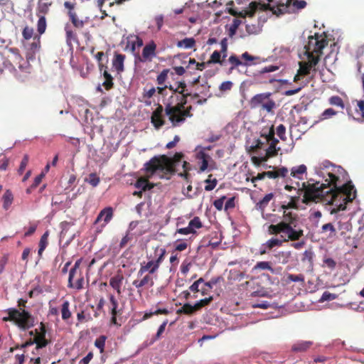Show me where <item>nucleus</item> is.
<instances>
[{"label":"nucleus","mask_w":364,"mask_h":364,"mask_svg":"<svg viewBox=\"0 0 364 364\" xmlns=\"http://www.w3.org/2000/svg\"><path fill=\"white\" fill-rule=\"evenodd\" d=\"M331 166V171L328 173V179L326 180L327 183L319 185V182L304 183L301 188H299L300 184L297 182L296 186L299 194L303 193V203L323 202L334 205L336 208L331 212L333 214L346 210V205L355 198L356 191L350 181L340 186L339 174L345 173L346 171L341 166Z\"/></svg>","instance_id":"1"},{"label":"nucleus","mask_w":364,"mask_h":364,"mask_svg":"<svg viewBox=\"0 0 364 364\" xmlns=\"http://www.w3.org/2000/svg\"><path fill=\"white\" fill-rule=\"evenodd\" d=\"M260 1H265V0ZM266 1H267L268 4H261L252 1L250 4L248 9L237 12L234 9H230L229 13L232 16H240L242 18H245L247 15L252 16L259 7L261 10H271L274 14L279 15L289 13L291 5L296 9H302L306 6V2L304 0H295L293 2L292 0H284V1L282 0H266Z\"/></svg>","instance_id":"2"},{"label":"nucleus","mask_w":364,"mask_h":364,"mask_svg":"<svg viewBox=\"0 0 364 364\" xmlns=\"http://www.w3.org/2000/svg\"><path fill=\"white\" fill-rule=\"evenodd\" d=\"M183 157L181 152H176L172 158L166 155L154 156L144 164V168L149 176L157 175L160 178L168 180L176 173V166Z\"/></svg>","instance_id":"3"},{"label":"nucleus","mask_w":364,"mask_h":364,"mask_svg":"<svg viewBox=\"0 0 364 364\" xmlns=\"http://www.w3.org/2000/svg\"><path fill=\"white\" fill-rule=\"evenodd\" d=\"M283 220L279 223L269 225L267 231L269 235L282 234L286 236L284 241H299L304 236V230L297 227L298 215L290 211H283Z\"/></svg>","instance_id":"4"},{"label":"nucleus","mask_w":364,"mask_h":364,"mask_svg":"<svg viewBox=\"0 0 364 364\" xmlns=\"http://www.w3.org/2000/svg\"><path fill=\"white\" fill-rule=\"evenodd\" d=\"M26 301L20 299L18 301V309L9 308L5 311L6 316L3 317L4 321H12L21 329H28L34 324V318L25 310Z\"/></svg>","instance_id":"5"},{"label":"nucleus","mask_w":364,"mask_h":364,"mask_svg":"<svg viewBox=\"0 0 364 364\" xmlns=\"http://www.w3.org/2000/svg\"><path fill=\"white\" fill-rule=\"evenodd\" d=\"M187 104V98L184 96H171L165 105V114L168 117L173 127H179L183 124V119L180 118L181 114L184 110Z\"/></svg>","instance_id":"6"},{"label":"nucleus","mask_w":364,"mask_h":364,"mask_svg":"<svg viewBox=\"0 0 364 364\" xmlns=\"http://www.w3.org/2000/svg\"><path fill=\"white\" fill-rule=\"evenodd\" d=\"M328 43L327 36L324 32L323 33H316L314 36L308 37V43L304 46V54H311L321 57L323 49L327 46Z\"/></svg>","instance_id":"7"},{"label":"nucleus","mask_w":364,"mask_h":364,"mask_svg":"<svg viewBox=\"0 0 364 364\" xmlns=\"http://www.w3.org/2000/svg\"><path fill=\"white\" fill-rule=\"evenodd\" d=\"M272 92H263L257 94L250 100L251 108L260 107L261 109L267 112H272L276 107V103L271 98Z\"/></svg>","instance_id":"8"},{"label":"nucleus","mask_w":364,"mask_h":364,"mask_svg":"<svg viewBox=\"0 0 364 364\" xmlns=\"http://www.w3.org/2000/svg\"><path fill=\"white\" fill-rule=\"evenodd\" d=\"M166 251L164 248H156L154 251L155 259L149 261L145 264H141L137 276L141 277L146 272L149 274H154L159 268L160 264L165 258Z\"/></svg>","instance_id":"9"},{"label":"nucleus","mask_w":364,"mask_h":364,"mask_svg":"<svg viewBox=\"0 0 364 364\" xmlns=\"http://www.w3.org/2000/svg\"><path fill=\"white\" fill-rule=\"evenodd\" d=\"M306 57L305 60L299 62V73L303 75H309L311 72L316 73L317 72V65L318 64L321 57L311 54H304Z\"/></svg>","instance_id":"10"},{"label":"nucleus","mask_w":364,"mask_h":364,"mask_svg":"<svg viewBox=\"0 0 364 364\" xmlns=\"http://www.w3.org/2000/svg\"><path fill=\"white\" fill-rule=\"evenodd\" d=\"M80 261H77L74 266L70 269L68 277V287L80 289L83 287L84 279L80 276V272L78 269Z\"/></svg>","instance_id":"11"},{"label":"nucleus","mask_w":364,"mask_h":364,"mask_svg":"<svg viewBox=\"0 0 364 364\" xmlns=\"http://www.w3.org/2000/svg\"><path fill=\"white\" fill-rule=\"evenodd\" d=\"M119 304L114 296H109V302L108 304V309L111 314L110 323L112 325L120 326L121 324L117 322V316L121 314L119 310H117Z\"/></svg>","instance_id":"12"},{"label":"nucleus","mask_w":364,"mask_h":364,"mask_svg":"<svg viewBox=\"0 0 364 364\" xmlns=\"http://www.w3.org/2000/svg\"><path fill=\"white\" fill-rule=\"evenodd\" d=\"M164 107L161 105H158L156 109L152 112L151 122L154 127L159 129L165 124V120L163 117Z\"/></svg>","instance_id":"13"},{"label":"nucleus","mask_w":364,"mask_h":364,"mask_svg":"<svg viewBox=\"0 0 364 364\" xmlns=\"http://www.w3.org/2000/svg\"><path fill=\"white\" fill-rule=\"evenodd\" d=\"M156 45L154 41H151L146 44L142 50L141 59L142 62L151 61L156 56Z\"/></svg>","instance_id":"14"},{"label":"nucleus","mask_w":364,"mask_h":364,"mask_svg":"<svg viewBox=\"0 0 364 364\" xmlns=\"http://www.w3.org/2000/svg\"><path fill=\"white\" fill-rule=\"evenodd\" d=\"M113 216V210L112 208L108 207L104 208L100 211L98 216L97 217L94 224H97L100 223L102 220H104V223L101 225V227H105L107 223L112 219Z\"/></svg>","instance_id":"15"},{"label":"nucleus","mask_w":364,"mask_h":364,"mask_svg":"<svg viewBox=\"0 0 364 364\" xmlns=\"http://www.w3.org/2000/svg\"><path fill=\"white\" fill-rule=\"evenodd\" d=\"M151 274H147L143 277L141 279H135L132 282V285L135 287L136 289H139L144 287H152L154 284L153 278L150 275Z\"/></svg>","instance_id":"16"},{"label":"nucleus","mask_w":364,"mask_h":364,"mask_svg":"<svg viewBox=\"0 0 364 364\" xmlns=\"http://www.w3.org/2000/svg\"><path fill=\"white\" fill-rule=\"evenodd\" d=\"M124 60L125 55L121 53L114 54V58L112 60V66L119 74L124 70Z\"/></svg>","instance_id":"17"},{"label":"nucleus","mask_w":364,"mask_h":364,"mask_svg":"<svg viewBox=\"0 0 364 364\" xmlns=\"http://www.w3.org/2000/svg\"><path fill=\"white\" fill-rule=\"evenodd\" d=\"M312 345L313 343L311 341H300L293 344L291 350L296 353H303L309 349Z\"/></svg>","instance_id":"18"},{"label":"nucleus","mask_w":364,"mask_h":364,"mask_svg":"<svg viewBox=\"0 0 364 364\" xmlns=\"http://www.w3.org/2000/svg\"><path fill=\"white\" fill-rule=\"evenodd\" d=\"M186 87L185 82H177L176 89L174 90V93H172L171 96H177L178 95L180 96L186 95V98H187L191 95V93L188 92Z\"/></svg>","instance_id":"19"},{"label":"nucleus","mask_w":364,"mask_h":364,"mask_svg":"<svg viewBox=\"0 0 364 364\" xmlns=\"http://www.w3.org/2000/svg\"><path fill=\"white\" fill-rule=\"evenodd\" d=\"M41 332L38 333L36 336L34 338V343L36 344V348H42L45 346H46L48 342L46 339L45 338L46 336V331L44 329V327L41 326Z\"/></svg>","instance_id":"20"},{"label":"nucleus","mask_w":364,"mask_h":364,"mask_svg":"<svg viewBox=\"0 0 364 364\" xmlns=\"http://www.w3.org/2000/svg\"><path fill=\"white\" fill-rule=\"evenodd\" d=\"M196 158L200 161V171H205L208 166L210 156L203 151H200L197 154Z\"/></svg>","instance_id":"21"},{"label":"nucleus","mask_w":364,"mask_h":364,"mask_svg":"<svg viewBox=\"0 0 364 364\" xmlns=\"http://www.w3.org/2000/svg\"><path fill=\"white\" fill-rule=\"evenodd\" d=\"M307 168L304 164L292 167L291 169V176L295 178L303 179V175L306 173Z\"/></svg>","instance_id":"22"},{"label":"nucleus","mask_w":364,"mask_h":364,"mask_svg":"<svg viewBox=\"0 0 364 364\" xmlns=\"http://www.w3.org/2000/svg\"><path fill=\"white\" fill-rule=\"evenodd\" d=\"M15 60L18 61L19 65L18 68L20 70L26 73H31V65L28 60H24L18 54L16 53L14 55Z\"/></svg>","instance_id":"23"},{"label":"nucleus","mask_w":364,"mask_h":364,"mask_svg":"<svg viewBox=\"0 0 364 364\" xmlns=\"http://www.w3.org/2000/svg\"><path fill=\"white\" fill-rule=\"evenodd\" d=\"M229 63L231 64L230 70H234L235 68H237L240 65H245L248 66L252 65V63H249L247 62H242L240 60V59L236 55H232L228 58Z\"/></svg>","instance_id":"24"},{"label":"nucleus","mask_w":364,"mask_h":364,"mask_svg":"<svg viewBox=\"0 0 364 364\" xmlns=\"http://www.w3.org/2000/svg\"><path fill=\"white\" fill-rule=\"evenodd\" d=\"M102 74H103V77L105 78V81L103 82L102 85L105 87L106 90H109L114 86L113 77L107 72V67L105 68V69H104Z\"/></svg>","instance_id":"25"},{"label":"nucleus","mask_w":364,"mask_h":364,"mask_svg":"<svg viewBox=\"0 0 364 364\" xmlns=\"http://www.w3.org/2000/svg\"><path fill=\"white\" fill-rule=\"evenodd\" d=\"M196 311L194 305H191L188 303L183 304V306L176 310L177 314H186V315H193Z\"/></svg>","instance_id":"26"},{"label":"nucleus","mask_w":364,"mask_h":364,"mask_svg":"<svg viewBox=\"0 0 364 364\" xmlns=\"http://www.w3.org/2000/svg\"><path fill=\"white\" fill-rule=\"evenodd\" d=\"M273 198L274 194L272 193L265 195V196L256 204L257 209L264 211V208L268 205L269 201Z\"/></svg>","instance_id":"27"},{"label":"nucleus","mask_w":364,"mask_h":364,"mask_svg":"<svg viewBox=\"0 0 364 364\" xmlns=\"http://www.w3.org/2000/svg\"><path fill=\"white\" fill-rule=\"evenodd\" d=\"M123 277L121 275H116L110 279V286L117 290L118 294L121 293V285L122 282Z\"/></svg>","instance_id":"28"},{"label":"nucleus","mask_w":364,"mask_h":364,"mask_svg":"<svg viewBox=\"0 0 364 364\" xmlns=\"http://www.w3.org/2000/svg\"><path fill=\"white\" fill-rule=\"evenodd\" d=\"M3 208L8 210L14 200V196L10 190H6L3 196Z\"/></svg>","instance_id":"29"},{"label":"nucleus","mask_w":364,"mask_h":364,"mask_svg":"<svg viewBox=\"0 0 364 364\" xmlns=\"http://www.w3.org/2000/svg\"><path fill=\"white\" fill-rule=\"evenodd\" d=\"M196 45V41L193 38H186L178 41L177 46L178 48H192Z\"/></svg>","instance_id":"30"},{"label":"nucleus","mask_w":364,"mask_h":364,"mask_svg":"<svg viewBox=\"0 0 364 364\" xmlns=\"http://www.w3.org/2000/svg\"><path fill=\"white\" fill-rule=\"evenodd\" d=\"M189 228L193 231V234L196 233V230L203 227L202 222L199 217L196 216L190 220L188 223Z\"/></svg>","instance_id":"31"},{"label":"nucleus","mask_w":364,"mask_h":364,"mask_svg":"<svg viewBox=\"0 0 364 364\" xmlns=\"http://www.w3.org/2000/svg\"><path fill=\"white\" fill-rule=\"evenodd\" d=\"M278 69H279V67L276 66V65H271L266 66V67L263 68L262 69H261L260 70H258L255 74V77L256 79H258L263 74H265V73H267L274 72V71L277 70Z\"/></svg>","instance_id":"32"},{"label":"nucleus","mask_w":364,"mask_h":364,"mask_svg":"<svg viewBox=\"0 0 364 364\" xmlns=\"http://www.w3.org/2000/svg\"><path fill=\"white\" fill-rule=\"evenodd\" d=\"M50 6V4L48 2H40L38 6L37 9V16H44L49 11V6Z\"/></svg>","instance_id":"33"},{"label":"nucleus","mask_w":364,"mask_h":364,"mask_svg":"<svg viewBox=\"0 0 364 364\" xmlns=\"http://www.w3.org/2000/svg\"><path fill=\"white\" fill-rule=\"evenodd\" d=\"M169 311L167 309H158L154 311L146 312L143 316V320H146L154 315L164 314L168 315Z\"/></svg>","instance_id":"34"},{"label":"nucleus","mask_w":364,"mask_h":364,"mask_svg":"<svg viewBox=\"0 0 364 364\" xmlns=\"http://www.w3.org/2000/svg\"><path fill=\"white\" fill-rule=\"evenodd\" d=\"M213 300V297L212 296H210L209 297L200 299V301H197L194 304L196 311L201 309L203 307L209 305Z\"/></svg>","instance_id":"35"},{"label":"nucleus","mask_w":364,"mask_h":364,"mask_svg":"<svg viewBox=\"0 0 364 364\" xmlns=\"http://www.w3.org/2000/svg\"><path fill=\"white\" fill-rule=\"evenodd\" d=\"M253 269H262V270H269L272 272H274V269L271 265V263L269 262L262 261V262H258L255 267H253Z\"/></svg>","instance_id":"36"},{"label":"nucleus","mask_w":364,"mask_h":364,"mask_svg":"<svg viewBox=\"0 0 364 364\" xmlns=\"http://www.w3.org/2000/svg\"><path fill=\"white\" fill-rule=\"evenodd\" d=\"M38 21L37 23V30L40 35L44 33L46 29V20L44 16H38Z\"/></svg>","instance_id":"37"},{"label":"nucleus","mask_w":364,"mask_h":364,"mask_svg":"<svg viewBox=\"0 0 364 364\" xmlns=\"http://www.w3.org/2000/svg\"><path fill=\"white\" fill-rule=\"evenodd\" d=\"M136 187L141 188L142 191L150 190L152 186H150L149 181L144 178H139L136 181Z\"/></svg>","instance_id":"38"},{"label":"nucleus","mask_w":364,"mask_h":364,"mask_svg":"<svg viewBox=\"0 0 364 364\" xmlns=\"http://www.w3.org/2000/svg\"><path fill=\"white\" fill-rule=\"evenodd\" d=\"M221 54L218 50H215L211 54L209 60L207 62V64L211 63H219L222 64L223 61L221 60Z\"/></svg>","instance_id":"39"},{"label":"nucleus","mask_w":364,"mask_h":364,"mask_svg":"<svg viewBox=\"0 0 364 364\" xmlns=\"http://www.w3.org/2000/svg\"><path fill=\"white\" fill-rule=\"evenodd\" d=\"M69 301H64L62 305L61 313H62V318L66 320L69 318L71 316V313L69 310Z\"/></svg>","instance_id":"40"},{"label":"nucleus","mask_w":364,"mask_h":364,"mask_svg":"<svg viewBox=\"0 0 364 364\" xmlns=\"http://www.w3.org/2000/svg\"><path fill=\"white\" fill-rule=\"evenodd\" d=\"M66 199L68 198L65 197ZM69 202L66 200L65 202L63 200H59L58 197H54L52 200V205L57 206L58 209H64L68 207Z\"/></svg>","instance_id":"41"},{"label":"nucleus","mask_w":364,"mask_h":364,"mask_svg":"<svg viewBox=\"0 0 364 364\" xmlns=\"http://www.w3.org/2000/svg\"><path fill=\"white\" fill-rule=\"evenodd\" d=\"M212 177V175H209L208 176V178L205 181V183H207V185L205 186V190L206 191H210L212 190H213L217 183H218V181L216 178H213V180L210 179V178Z\"/></svg>","instance_id":"42"},{"label":"nucleus","mask_w":364,"mask_h":364,"mask_svg":"<svg viewBox=\"0 0 364 364\" xmlns=\"http://www.w3.org/2000/svg\"><path fill=\"white\" fill-rule=\"evenodd\" d=\"M169 73L168 69L163 70L160 74L157 76L156 81L159 85H163L168 78V74Z\"/></svg>","instance_id":"43"},{"label":"nucleus","mask_w":364,"mask_h":364,"mask_svg":"<svg viewBox=\"0 0 364 364\" xmlns=\"http://www.w3.org/2000/svg\"><path fill=\"white\" fill-rule=\"evenodd\" d=\"M283 242H285L284 239L281 240L277 238H271L267 241L265 245L269 250H271L274 247L281 246Z\"/></svg>","instance_id":"44"},{"label":"nucleus","mask_w":364,"mask_h":364,"mask_svg":"<svg viewBox=\"0 0 364 364\" xmlns=\"http://www.w3.org/2000/svg\"><path fill=\"white\" fill-rule=\"evenodd\" d=\"M299 196L297 197H291V201L289 202L287 204H283L281 206V208L283 210H288L290 208H296L297 207L296 202L299 200Z\"/></svg>","instance_id":"45"},{"label":"nucleus","mask_w":364,"mask_h":364,"mask_svg":"<svg viewBox=\"0 0 364 364\" xmlns=\"http://www.w3.org/2000/svg\"><path fill=\"white\" fill-rule=\"evenodd\" d=\"M287 282H304V276L301 274H289L287 276Z\"/></svg>","instance_id":"46"},{"label":"nucleus","mask_w":364,"mask_h":364,"mask_svg":"<svg viewBox=\"0 0 364 364\" xmlns=\"http://www.w3.org/2000/svg\"><path fill=\"white\" fill-rule=\"evenodd\" d=\"M241 23H242L241 20H240L238 18L233 19L232 23L230 30H229V36L230 37L233 36L236 33V31H237L238 27L240 26V25L241 24Z\"/></svg>","instance_id":"47"},{"label":"nucleus","mask_w":364,"mask_h":364,"mask_svg":"<svg viewBox=\"0 0 364 364\" xmlns=\"http://www.w3.org/2000/svg\"><path fill=\"white\" fill-rule=\"evenodd\" d=\"M107 339V336L102 335L100 336L95 341V346L100 349V353L104 351V347L105 344V341Z\"/></svg>","instance_id":"48"},{"label":"nucleus","mask_w":364,"mask_h":364,"mask_svg":"<svg viewBox=\"0 0 364 364\" xmlns=\"http://www.w3.org/2000/svg\"><path fill=\"white\" fill-rule=\"evenodd\" d=\"M223 279L222 277H217L212 278L210 281L207 282H204V286L207 287L208 289H211L213 287L222 281Z\"/></svg>","instance_id":"49"},{"label":"nucleus","mask_w":364,"mask_h":364,"mask_svg":"<svg viewBox=\"0 0 364 364\" xmlns=\"http://www.w3.org/2000/svg\"><path fill=\"white\" fill-rule=\"evenodd\" d=\"M65 30L66 32L67 43L69 46H71L72 42L75 41V35L73 34V31L70 30L69 26H66L65 28Z\"/></svg>","instance_id":"50"},{"label":"nucleus","mask_w":364,"mask_h":364,"mask_svg":"<svg viewBox=\"0 0 364 364\" xmlns=\"http://www.w3.org/2000/svg\"><path fill=\"white\" fill-rule=\"evenodd\" d=\"M157 90V88H155L154 87H151V88L146 90V88L144 89V92L142 94V97L144 99H150L152 97L154 94L156 93Z\"/></svg>","instance_id":"51"},{"label":"nucleus","mask_w":364,"mask_h":364,"mask_svg":"<svg viewBox=\"0 0 364 364\" xmlns=\"http://www.w3.org/2000/svg\"><path fill=\"white\" fill-rule=\"evenodd\" d=\"M106 301L104 299H100L98 304H97V310L95 313V316L97 317L100 315V313L102 312L103 315L105 314V311H103V307L105 304Z\"/></svg>","instance_id":"52"},{"label":"nucleus","mask_w":364,"mask_h":364,"mask_svg":"<svg viewBox=\"0 0 364 364\" xmlns=\"http://www.w3.org/2000/svg\"><path fill=\"white\" fill-rule=\"evenodd\" d=\"M337 298L335 294L330 293L328 291H324L320 299V301L323 302L326 301H332Z\"/></svg>","instance_id":"53"},{"label":"nucleus","mask_w":364,"mask_h":364,"mask_svg":"<svg viewBox=\"0 0 364 364\" xmlns=\"http://www.w3.org/2000/svg\"><path fill=\"white\" fill-rule=\"evenodd\" d=\"M80 116H83L86 121H87V114L89 113V107L86 104L85 106L82 105H79V109H77Z\"/></svg>","instance_id":"54"},{"label":"nucleus","mask_w":364,"mask_h":364,"mask_svg":"<svg viewBox=\"0 0 364 364\" xmlns=\"http://www.w3.org/2000/svg\"><path fill=\"white\" fill-rule=\"evenodd\" d=\"M192 106H188L185 107L184 110L181 114L180 118L183 119V123L185 122L187 117H191L193 114H191Z\"/></svg>","instance_id":"55"},{"label":"nucleus","mask_w":364,"mask_h":364,"mask_svg":"<svg viewBox=\"0 0 364 364\" xmlns=\"http://www.w3.org/2000/svg\"><path fill=\"white\" fill-rule=\"evenodd\" d=\"M278 149L273 146H269L267 149L266 150V158L263 160L265 161L267 159L273 157L277 154Z\"/></svg>","instance_id":"56"},{"label":"nucleus","mask_w":364,"mask_h":364,"mask_svg":"<svg viewBox=\"0 0 364 364\" xmlns=\"http://www.w3.org/2000/svg\"><path fill=\"white\" fill-rule=\"evenodd\" d=\"M69 16H70V18L73 22V23L74 24L75 26L76 27H81L83 25V22L82 21H79L77 18V16L76 14L73 12V11H69Z\"/></svg>","instance_id":"57"},{"label":"nucleus","mask_w":364,"mask_h":364,"mask_svg":"<svg viewBox=\"0 0 364 364\" xmlns=\"http://www.w3.org/2000/svg\"><path fill=\"white\" fill-rule=\"evenodd\" d=\"M285 133H286V127H285V126L283 125V124H279L277 127V136L282 140H285L286 139Z\"/></svg>","instance_id":"58"},{"label":"nucleus","mask_w":364,"mask_h":364,"mask_svg":"<svg viewBox=\"0 0 364 364\" xmlns=\"http://www.w3.org/2000/svg\"><path fill=\"white\" fill-rule=\"evenodd\" d=\"M330 103L333 105L339 106L341 107H344L343 100L338 96H333L330 98Z\"/></svg>","instance_id":"59"},{"label":"nucleus","mask_w":364,"mask_h":364,"mask_svg":"<svg viewBox=\"0 0 364 364\" xmlns=\"http://www.w3.org/2000/svg\"><path fill=\"white\" fill-rule=\"evenodd\" d=\"M225 199H226V196H223L220 197V198L215 200L213 202L214 207L218 210H222V209L223 208L224 201Z\"/></svg>","instance_id":"60"},{"label":"nucleus","mask_w":364,"mask_h":364,"mask_svg":"<svg viewBox=\"0 0 364 364\" xmlns=\"http://www.w3.org/2000/svg\"><path fill=\"white\" fill-rule=\"evenodd\" d=\"M221 46V50H220V54L223 57V58H225L227 57V51H228V43L227 39L223 38L220 42Z\"/></svg>","instance_id":"61"},{"label":"nucleus","mask_w":364,"mask_h":364,"mask_svg":"<svg viewBox=\"0 0 364 364\" xmlns=\"http://www.w3.org/2000/svg\"><path fill=\"white\" fill-rule=\"evenodd\" d=\"M314 252L311 250H306L303 254L301 260L303 262L308 261L309 263L313 262Z\"/></svg>","instance_id":"62"},{"label":"nucleus","mask_w":364,"mask_h":364,"mask_svg":"<svg viewBox=\"0 0 364 364\" xmlns=\"http://www.w3.org/2000/svg\"><path fill=\"white\" fill-rule=\"evenodd\" d=\"M232 85L233 84L231 81H225L220 84L219 89L222 92L228 91L232 89Z\"/></svg>","instance_id":"63"},{"label":"nucleus","mask_w":364,"mask_h":364,"mask_svg":"<svg viewBox=\"0 0 364 364\" xmlns=\"http://www.w3.org/2000/svg\"><path fill=\"white\" fill-rule=\"evenodd\" d=\"M357 106L356 112L364 118V100L358 101Z\"/></svg>","instance_id":"64"}]
</instances>
